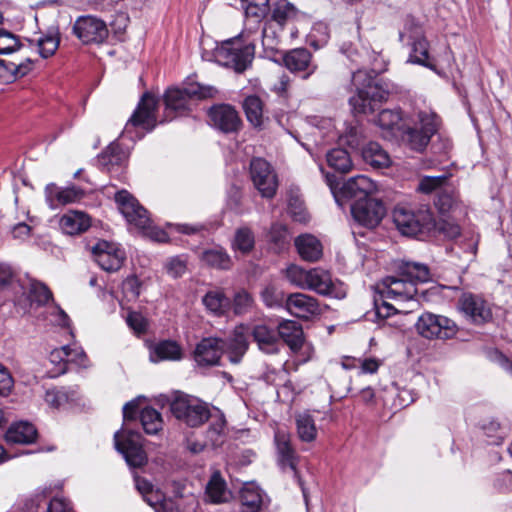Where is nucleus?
<instances>
[{
	"mask_svg": "<svg viewBox=\"0 0 512 512\" xmlns=\"http://www.w3.org/2000/svg\"><path fill=\"white\" fill-rule=\"evenodd\" d=\"M430 280V272L426 265L406 262L399 267V276H388L377 284L381 298L395 301L412 300L417 295L416 283Z\"/></svg>",
	"mask_w": 512,
	"mask_h": 512,
	"instance_id": "1",
	"label": "nucleus"
},
{
	"mask_svg": "<svg viewBox=\"0 0 512 512\" xmlns=\"http://www.w3.org/2000/svg\"><path fill=\"white\" fill-rule=\"evenodd\" d=\"M27 48L11 32L0 28V54L17 53L13 60L0 59V82L11 83L32 71L34 63L26 55Z\"/></svg>",
	"mask_w": 512,
	"mask_h": 512,
	"instance_id": "2",
	"label": "nucleus"
},
{
	"mask_svg": "<svg viewBox=\"0 0 512 512\" xmlns=\"http://www.w3.org/2000/svg\"><path fill=\"white\" fill-rule=\"evenodd\" d=\"M352 84L356 94L350 98L349 103L357 114L373 113L376 106L388 98V90L375 81L373 73L366 70L354 72Z\"/></svg>",
	"mask_w": 512,
	"mask_h": 512,
	"instance_id": "3",
	"label": "nucleus"
},
{
	"mask_svg": "<svg viewBox=\"0 0 512 512\" xmlns=\"http://www.w3.org/2000/svg\"><path fill=\"white\" fill-rule=\"evenodd\" d=\"M114 199L119 211L130 226L154 241L166 242L168 240L166 232L153 225L148 211L131 193L127 190H120L116 192Z\"/></svg>",
	"mask_w": 512,
	"mask_h": 512,
	"instance_id": "4",
	"label": "nucleus"
},
{
	"mask_svg": "<svg viewBox=\"0 0 512 512\" xmlns=\"http://www.w3.org/2000/svg\"><path fill=\"white\" fill-rule=\"evenodd\" d=\"M393 220L397 229L406 236L429 233L436 226L434 215L428 207H421L413 211L398 206L393 211Z\"/></svg>",
	"mask_w": 512,
	"mask_h": 512,
	"instance_id": "5",
	"label": "nucleus"
},
{
	"mask_svg": "<svg viewBox=\"0 0 512 512\" xmlns=\"http://www.w3.org/2000/svg\"><path fill=\"white\" fill-rule=\"evenodd\" d=\"M216 94L217 89L213 86L189 83L184 88H169L164 95V101L167 110L184 112L190 109L192 100L213 98Z\"/></svg>",
	"mask_w": 512,
	"mask_h": 512,
	"instance_id": "6",
	"label": "nucleus"
},
{
	"mask_svg": "<svg viewBox=\"0 0 512 512\" xmlns=\"http://www.w3.org/2000/svg\"><path fill=\"white\" fill-rule=\"evenodd\" d=\"M254 56L252 45H243L238 39H229L215 49L216 61L236 72H243L251 64Z\"/></svg>",
	"mask_w": 512,
	"mask_h": 512,
	"instance_id": "7",
	"label": "nucleus"
},
{
	"mask_svg": "<svg viewBox=\"0 0 512 512\" xmlns=\"http://www.w3.org/2000/svg\"><path fill=\"white\" fill-rule=\"evenodd\" d=\"M400 40L412 46V52L410 59L413 63L423 65L432 71L436 72L440 76H444L445 73L442 69L438 68V65L431 60L428 53V42L422 35V29L419 25L415 24L412 20L407 22L404 30L400 32Z\"/></svg>",
	"mask_w": 512,
	"mask_h": 512,
	"instance_id": "8",
	"label": "nucleus"
},
{
	"mask_svg": "<svg viewBox=\"0 0 512 512\" xmlns=\"http://www.w3.org/2000/svg\"><path fill=\"white\" fill-rule=\"evenodd\" d=\"M170 410L177 419L191 427L203 424L211 416L206 403L190 396L176 398L171 403Z\"/></svg>",
	"mask_w": 512,
	"mask_h": 512,
	"instance_id": "9",
	"label": "nucleus"
},
{
	"mask_svg": "<svg viewBox=\"0 0 512 512\" xmlns=\"http://www.w3.org/2000/svg\"><path fill=\"white\" fill-rule=\"evenodd\" d=\"M116 449L124 456L130 467H142L147 463V455L143 449L142 436L135 431L121 430L115 433Z\"/></svg>",
	"mask_w": 512,
	"mask_h": 512,
	"instance_id": "10",
	"label": "nucleus"
},
{
	"mask_svg": "<svg viewBox=\"0 0 512 512\" xmlns=\"http://www.w3.org/2000/svg\"><path fill=\"white\" fill-rule=\"evenodd\" d=\"M416 330L427 339H451L457 334L458 327L445 316L427 312L418 318Z\"/></svg>",
	"mask_w": 512,
	"mask_h": 512,
	"instance_id": "11",
	"label": "nucleus"
},
{
	"mask_svg": "<svg viewBox=\"0 0 512 512\" xmlns=\"http://www.w3.org/2000/svg\"><path fill=\"white\" fill-rule=\"evenodd\" d=\"M250 176L254 187L262 197H274L278 188V179L274 169L265 159L254 158L251 160Z\"/></svg>",
	"mask_w": 512,
	"mask_h": 512,
	"instance_id": "12",
	"label": "nucleus"
},
{
	"mask_svg": "<svg viewBox=\"0 0 512 512\" xmlns=\"http://www.w3.org/2000/svg\"><path fill=\"white\" fill-rule=\"evenodd\" d=\"M385 213L386 209L383 203L375 198L355 201L351 205V214L354 220L367 228L376 227Z\"/></svg>",
	"mask_w": 512,
	"mask_h": 512,
	"instance_id": "13",
	"label": "nucleus"
},
{
	"mask_svg": "<svg viewBox=\"0 0 512 512\" xmlns=\"http://www.w3.org/2000/svg\"><path fill=\"white\" fill-rule=\"evenodd\" d=\"M74 34L85 44L102 43L108 37L106 23L94 16H80L73 25Z\"/></svg>",
	"mask_w": 512,
	"mask_h": 512,
	"instance_id": "14",
	"label": "nucleus"
},
{
	"mask_svg": "<svg viewBox=\"0 0 512 512\" xmlns=\"http://www.w3.org/2000/svg\"><path fill=\"white\" fill-rule=\"evenodd\" d=\"M285 309L293 316L309 320L321 314L318 300L310 295L297 292L287 296Z\"/></svg>",
	"mask_w": 512,
	"mask_h": 512,
	"instance_id": "15",
	"label": "nucleus"
},
{
	"mask_svg": "<svg viewBox=\"0 0 512 512\" xmlns=\"http://www.w3.org/2000/svg\"><path fill=\"white\" fill-rule=\"evenodd\" d=\"M95 261L105 271L114 272L121 268L125 252L114 243L98 242L92 250Z\"/></svg>",
	"mask_w": 512,
	"mask_h": 512,
	"instance_id": "16",
	"label": "nucleus"
},
{
	"mask_svg": "<svg viewBox=\"0 0 512 512\" xmlns=\"http://www.w3.org/2000/svg\"><path fill=\"white\" fill-rule=\"evenodd\" d=\"M342 284L332 279L331 274L321 268L310 269V276L306 289L315 291L319 295L341 298L344 291Z\"/></svg>",
	"mask_w": 512,
	"mask_h": 512,
	"instance_id": "17",
	"label": "nucleus"
},
{
	"mask_svg": "<svg viewBox=\"0 0 512 512\" xmlns=\"http://www.w3.org/2000/svg\"><path fill=\"white\" fill-rule=\"evenodd\" d=\"M458 305L461 312L476 324H481L491 319L492 313L489 305L478 295L463 293L459 298Z\"/></svg>",
	"mask_w": 512,
	"mask_h": 512,
	"instance_id": "18",
	"label": "nucleus"
},
{
	"mask_svg": "<svg viewBox=\"0 0 512 512\" xmlns=\"http://www.w3.org/2000/svg\"><path fill=\"white\" fill-rule=\"evenodd\" d=\"M279 466L285 470L290 469L297 476L299 456L291 444V436L287 431L278 429L274 435Z\"/></svg>",
	"mask_w": 512,
	"mask_h": 512,
	"instance_id": "19",
	"label": "nucleus"
},
{
	"mask_svg": "<svg viewBox=\"0 0 512 512\" xmlns=\"http://www.w3.org/2000/svg\"><path fill=\"white\" fill-rule=\"evenodd\" d=\"M224 352V340L215 337L202 339L194 350V360L199 366H214Z\"/></svg>",
	"mask_w": 512,
	"mask_h": 512,
	"instance_id": "20",
	"label": "nucleus"
},
{
	"mask_svg": "<svg viewBox=\"0 0 512 512\" xmlns=\"http://www.w3.org/2000/svg\"><path fill=\"white\" fill-rule=\"evenodd\" d=\"M211 123L225 133L239 130L242 122L238 112L228 104L215 105L209 110Z\"/></svg>",
	"mask_w": 512,
	"mask_h": 512,
	"instance_id": "21",
	"label": "nucleus"
},
{
	"mask_svg": "<svg viewBox=\"0 0 512 512\" xmlns=\"http://www.w3.org/2000/svg\"><path fill=\"white\" fill-rule=\"evenodd\" d=\"M377 190L376 184L367 176L358 175L348 179L340 188L341 197L355 201L372 198Z\"/></svg>",
	"mask_w": 512,
	"mask_h": 512,
	"instance_id": "22",
	"label": "nucleus"
},
{
	"mask_svg": "<svg viewBox=\"0 0 512 512\" xmlns=\"http://www.w3.org/2000/svg\"><path fill=\"white\" fill-rule=\"evenodd\" d=\"M158 100L151 93H145L132 115L130 122L134 126H141L146 130H152L156 126V108Z\"/></svg>",
	"mask_w": 512,
	"mask_h": 512,
	"instance_id": "23",
	"label": "nucleus"
},
{
	"mask_svg": "<svg viewBox=\"0 0 512 512\" xmlns=\"http://www.w3.org/2000/svg\"><path fill=\"white\" fill-rule=\"evenodd\" d=\"M249 329L246 326H237L229 338L224 340V352L228 355L231 363L241 362L244 354L248 350Z\"/></svg>",
	"mask_w": 512,
	"mask_h": 512,
	"instance_id": "24",
	"label": "nucleus"
},
{
	"mask_svg": "<svg viewBox=\"0 0 512 512\" xmlns=\"http://www.w3.org/2000/svg\"><path fill=\"white\" fill-rule=\"evenodd\" d=\"M283 62L285 67L293 73L305 72L304 79L312 75L317 66L312 62V54L305 48H296L288 51Z\"/></svg>",
	"mask_w": 512,
	"mask_h": 512,
	"instance_id": "25",
	"label": "nucleus"
},
{
	"mask_svg": "<svg viewBox=\"0 0 512 512\" xmlns=\"http://www.w3.org/2000/svg\"><path fill=\"white\" fill-rule=\"evenodd\" d=\"M59 226L67 235H78L91 226V217L83 211L69 210L61 216Z\"/></svg>",
	"mask_w": 512,
	"mask_h": 512,
	"instance_id": "26",
	"label": "nucleus"
},
{
	"mask_svg": "<svg viewBox=\"0 0 512 512\" xmlns=\"http://www.w3.org/2000/svg\"><path fill=\"white\" fill-rule=\"evenodd\" d=\"M250 334L253 336L254 341L262 352L267 354L278 352V334L273 328L266 324H257L249 331V335Z\"/></svg>",
	"mask_w": 512,
	"mask_h": 512,
	"instance_id": "27",
	"label": "nucleus"
},
{
	"mask_svg": "<svg viewBox=\"0 0 512 512\" xmlns=\"http://www.w3.org/2000/svg\"><path fill=\"white\" fill-rule=\"evenodd\" d=\"M182 357V348L176 341L163 340L150 346L149 358L151 362L179 361Z\"/></svg>",
	"mask_w": 512,
	"mask_h": 512,
	"instance_id": "28",
	"label": "nucleus"
},
{
	"mask_svg": "<svg viewBox=\"0 0 512 512\" xmlns=\"http://www.w3.org/2000/svg\"><path fill=\"white\" fill-rule=\"evenodd\" d=\"M434 205L440 214L446 215L461 210L462 201L456 188L449 184L438 192Z\"/></svg>",
	"mask_w": 512,
	"mask_h": 512,
	"instance_id": "29",
	"label": "nucleus"
},
{
	"mask_svg": "<svg viewBox=\"0 0 512 512\" xmlns=\"http://www.w3.org/2000/svg\"><path fill=\"white\" fill-rule=\"evenodd\" d=\"M277 329L278 338L281 337L291 350L298 351L302 347L304 333L299 323L293 320H283Z\"/></svg>",
	"mask_w": 512,
	"mask_h": 512,
	"instance_id": "30",
	"label": "nucleus"
},
{
	"mask_svg": "<svg viewBox=\"0 0 512 512\" xmlns=\"http://www.w3.org/2000/svg\"><path fill=\"white\" fill-rule=\"evenodd\" d=\"M295 246L301 258L305 261L315 262L323 253L321 242L311 234H303L295 239Z\"/></svg>",
	"mask_w": 512,
	"mask_h": 512,
	"instance_id": "31",
	"label": "nucleus"
},
{
	"mask_svg": "<svg viewBox=\"0 0 512 512\" xmlns=\"http://www.w3.org/2000/svg\"><path fill=\"white\" fill-rule=\"evenodd\" d=\"M36 436L37 431L32 424L20 421L8 428L5 439L11 444H29L35 440Z\"/></svg>",
	"mask_w": 512,
	"mask_h": 512,
	"instance_id": "32",
	"label": "nucleus"
},
{
	"mask_svg": "<svg viewBox=\"0 0 512 512\" xmlns=\"http://www.w3.org/2000/svg\"><path fill=\"white\" fill-rule=\"evenodd\" d=\"M242 512H258L263 504V494L255 483H246L240 491Z\"/></svg>",
	"mask_w": 512,
	"mask_h": 512,
	"instance_id": "33",
	"label": "nucleus"
},
{
	"mask_svg": "<svg viewBox=\"0 0 512 512\" xmlns=\"http://www.w3.org/2000/svg\"><path fill=\"white\" fill-rule=\"evenodd\" d=\"M243 109L248 122L255 128H262L265 122L264 103L256 95H249L243 101Z\"/></svg>",
	"mask_w": 512,
	"mask_h": 512,
	"instance_id": "34",
	"label": "nucleus"
},
{
	"mask_svg": "<svg viewBox=\"0 0 512 512\" xmlns=\"http://www.w3.org/2000/svg\"><path fill=\"white\" fill-rule=\"evenodd\" d=\"M295 424L298 438L303 442H313L317 438L315 420L309 411L295 414Z\"/></svg>",
	"mask_w": 512,
	"mask_h": 512,
	"instance_id": "35",
	"label": "nucleus"
},
{
	"mask_svg": "<svg viewBox=\"0 0 512 512\" xmlns=\"http://www.w3.org/2000/svg\"><path fill=\"white\" fill-rule=\"evenodd\" d=\"M210 423L206 431V444L216 448L225 441L226 420L222 414H214L209 417Z\"/></svg>",
	"mask_w": 512,
	"mask_h": 512,
	"instance_id": "36",
	"label": "nucleus"
},
{
	"mask_svg": "<svg viewBox=\"0 0 512 512\" xmlns=\"http://www.w3.org/2000/svg\"><path fill=\"white\" fill-rule=\"evenodd\" d=\"M402 114L400 110L384 109L382 110L375 123L382 129L384 136L393 135L395 131L402 129Z\"/></svg>",
	"mask_w": 512,
	"mask_h": 512,
	"instance_id": "37",
	"label": "nucleus"
},
{
	"mask_svg": "<svg viewBox=\"0 0 512 512\" xmlns=\"http://www.w3.org/2000/svg\"><path fill=\"white\" fill-rule=\"evenodd\" d=\"M362 156L366 163L376 168H385L390 165L388 153L376 142H369L362 149Z\"/></svg>",
	"mask_w": 512,
	"mask_h": 512,
	"instance_id": "38",
	"label": "nucleus"
},
{
	"mask_svg": "<svg viewBox=\"0 0 512 512\" xmlns=\"http://www.w3.org/2000/svg\"><path fill=\"white\" fill-rule=\"evenodd\" d=\"M46 191L51 201H56L61 205L75 203L79 201L84 194L81 189L76 187L58 188L54 184L48 185Z\"/></svg>",
	"mask_w": 512,
	"mask_h": 512,
	"instance_id": "39",
	"label": "nucleus"
},
{
	"mask_svg": "<svg viewBox=\"0 0 512 512\" xmlns=\"http://www.w3.org/2000/svg\"><path fill=\"white\" fill-rule=\"evenodd\" d=\"M206 493L213 503H221L229 499L230 493L219 472L212 474L206 487Z\"/></svg>",
	"mask_w": 512,
	"mask_h": 512,
	"instance_id": "40",
	"label": "nucleus"
},
{
	"mask_svg": "<svg viewBox=\"0 0 512 512\" xmlns=\"http://www.w3.org/2000/svg\"><path fill=\"white\" fill-rule=\"evenodd\" d=\"M201 260L204 264L218 269H228L231 266L229 255L221 247H214L203 251Z\"/></svg>",
	"mask_w": 512,
	"mask_h": 512,
	"instance_id": "41",
	"label": "nucleus"
},
{
	"mask_svg": "<svg viewBox=\"0 0 512 512\" xmlns=\"http://www.w3.org/2000/svg\"><path fill=\"white\" fill-rule=\"evenodd\" d=\"M297 13V9L291 3L286 0H280L273 9L270 22L276 24L279 29H283L286 23L296 18Z\"/></svg>",
	"mask_w": 512,
	"mask_h": 512,
	"instance_id": "42",
	"label": "nucleus"
},
{
	"mask_svg": "<svg viewBox=\"0 0 512 512\" xmlns=\"http://www.w3.org/2000/svg\"><path fill=\"white\" fill-rule=\"evenodd\" d=\"M203 304L210 312L221 315L230 306V299L222 291L213 290L203 297Z\"/></svg>",
	"mask_w": 512,
	"mask_h": 512,
	"instance_id": "43",
	"label": "nucleus"
},
{
	"mask_svg": "<svg viewBox=\"0 0 512 512\" xmlns=\"http://www.w3.org/2000/svg\"><path fill=\"white\" fill-rule=\"evenodd\" d=\"M328 165L341 173H347L352 168V160L345 149L335 148L330 150L327 155Z\"/></svg>",
	"mask_w": 512,
	"mask_h": 512,
	"instance_id": "44",
	"label": "nucleus"
},
{
	"mask_svg": "<svg viewBox=\"0 0 512 512\" xmlns=\"http://www.w3.org/2000/svg\"><path fill=\"white\" fill-rule=\"evenodd\" d=\"M28 293L30 304L37 306L47 305L49 301L53 302L52 292L49 288L36 280H30L28 284Z\"/></svg>",
	"mask_w": 512,
	"mask_h": 512,
	"instance_id": "45",
	"label": "nucleus"
},
{
	"mask_svg": "<svg viewBox=\"0 0 512 512\" xmlns=\"http://www.w3.org/2000/svg\"><path fill=\"white\" fill-rule=\"evenodd\" d=\"M141 424L147 434H157L163 426L161 414L151 407H146L140 414Z\"/></svg>",
	"mask_w": 512,
	"mask_h": 512,
	"instance_id": "46",
	"label": "nucleus"
},
{
	"mask_svg": "<svg viewBox=\"0 0 512 512\" xmlns=\"http://www.w3.org/2000/svg\"><path fill=\"white\" fill-rule=\"evenodd\" d=\"M449 185V177L447 175L440 176H424L419 180L417 190L424 194L436 193Z\"/></svg>",
	"mask_w": 512,
	"mask_h": 512,
	"instance_id": "47",
	"label": "nucleus"
},
{
	"mask_svg": "<svg viewBox=\"0 0 512 512\" xmlns=\"http://www.w3.org/2000/svg\"><path fill=\"white\" fill-rule=\"evenodd\" d=\"M261 298L264 304L270 308H285V301L287 296L279 287L268 284L261 291Z\"/></svg>",
	"mask_w": 512,
	"mask_h": 512,
	"instance_id": "48",
	"label": "nucleus"
},
{
	"mask_svg": "<svg viewBox=\"0 0 512 512\" xmlns=\"http://www.w3.org/2000/svg\"><path fill=\"white\" fill-rule=\"evenodd\" d=\"M241 8L246 17L255 18L259 22L269 12V0H240Z\"/></svg>",
	"mask_w": 512,
	"mask_h": 512,
	"instance_id": "49",
	"label": "nucleus"
},
{
	"mask_svg": "<svg viewBox=\"0 0 512 512\" xmlns=\"http://www.w3.org/2000/svg\"><path fill=\"white\" fill-rule=\"evenodd\" d=\"M432 136L421 129L408 128L405 132L404 140L410 149L416 152H422L427 147Z\"/></svg>",
	"mask_w": 512,
	"mask_h": 512,
	"instance_id": "50",
	"label": "nucleus"
},
{
	"mask_svg": "<svg viewBox=\"0 0 512 512\" xmlns=\"http://www.w3.org/2000/svg\"><path fill=\"white\" fill-rule=\"evenodd\" d=\"M76 391L66 388L47 390L45 402L52 408H60L65 403L74 400Z\"/></svg>",
	"mask_w": 512,
	"mask_h": 512,
	"instance_id": "51",
	"label": "nucleus"
},
{
	"mask_svg": "<svg viewBox=\"0 0 512 512\" xmlns=\"http://www.w3.org/2000/svg\"><path fill=\"white\" fill-rule=\"evenodd\" d=\"M310 276V270L291 264L285 270V277L294 286L300 289H306Z\"/></svg>",
	"mask_w": 512,
	"mask_h": 512,
	"instance_id": "52",
	"label": "nucleus"
},
{
	"mask_svg": "<svg viewBox=\"0 0 512 512\" xmlns=\"http://www.w3.org/2000/svg\"><path fill=\"white\" fill-rule=\"evenodd\" d=\"M254 247V236L249 228H239L235 233L233 248L243 254L248 253Z\"/></svg>",
	"mask_w": 512,
	"mask_h": 512,
	"instance_id": "53",
	"label": "nucleus"
},
{
	"mask_svg": "<svg viewBox=\"0 0 512 512\" xmlns=\"http://www.w3.org/2000/svg\"><path fill=\"white\" fill-rule=\"evenodd\" d=\"M37 45L39 53L43 58L52 56L59 46V37L57 32L49 33L43 37H40L37 40Z\"/></svg>",
	"mask_w": 512,
	"mask_h": 512,
	"instance_id": "54",
	"label": "nucleus"
},
{
	"mask_svg": "<svg viewBox=\"0 0 512 512\" xmlns=\"http://www.w3.org/2000/svg\"><path fill=\"white\" fill-rule=\"evenodd\" d=\"M72 356L69 346H62L51 351L49 361L57 366L56 374L66 372L67 357Z\"/></svg>",
	"mask_w": 512,
	"mask_h": 512,
	"instance_id": "55",
	"label": "nucleus"
},
{
	"mask_svg": "<svg viewBox=\"0 0 512 512\" xmlns=\"http://www.w3.org/2000/svg\"><path fill=\"white\" fill-rule=\"evenodd\" d=\"M279 29L278 26L272 22H268L262 31V44L264 48L273 50L279 43Z\"/></svg>",
	"mask_w": 512,
	"mask_h": 512,
	"instance_id": "56",
	"label": "nucleus"
},
{
	"mask_svg": "<svg viewBox=\"0 0 512 512\" xmlns=\"http://www.w3.org/2000/svg\"><path fill=\"white\" fill-rule=\"evenodd\" d=\"M421 130L425 131L427 135L433 136L439 126L438 116L432 111H420L418 114Z\"/></svg>",
	"mask_w": 512,
	"mask_h": 512,
	"instance_id": "57",
	"label": "nucleus"
},
{
	"mask_svg": "<svg viewBox=\"0 0 512 512\" xmlns=\"http://www.w3.org/2000/svg\"><path fill=\"white\" fill-rule=\"evenodd\" d=\"M126 323L138 336L146 333L148 329V320L139 312L130 311L126 317Z\"/></svg>",
	"mask_w": 512,
	"mask_h": 512,
	"instance_id": "58",
	"label": "nucleus"
},
{
	"mask_svg": "<svg viewBox=\"0 0 512 512\" xmlns=\"http://www.w3.org/2000/svg\"><path fill=\"white\" fill-rule=\"evenodd\" d=\"M28 213L23 212L22 217H18V222L11 225V235L13 239L24 241L29 238L31 234V227L26 223Z\"/></svg>",
	"mask_w": 512,
	"mask_h": 512,
	"instance_id": "59",
	"label": "nucleus"
},
{
	"mask_svg": "<svg viewBox=\"0 0 512 512\" xmlns=\"http://www.w3.org/2000/svg\"><path fill=\"white\" fill-rule=\"evenodd\" d=\"M288 210L291 217L296 222L305 224L310 219L309 214L307 213L303 203L298 199L289 201Z\"/></svg>",
	"mask_w": 512,
	"mask_h": 512,
	"instance_id": "60",
	"label": "nucleus"
},
{
	"mask_svg": "<svg viewBox=\"0 0 512 512\" xmlns=\"http://www.w3.org/2000/svg\"><path fill=\"white\" fill-rule=\"evenodd\" d=\"M432 231H438L450 239L458 237L461 233L460 226L457 223L451 221H440L438 223L436 222V226L432 229Z\"/></svg>",
	"mask_w": 512,
	"mask_h": 512,
	"instance_id": "61",
	"label": "nucleus"
},
{
	"mask_svg": "<svg viewBox=\"0 0 512 512\" xmlns=\"http://www.w3.org/2000/svg\"><path fill=\"white\" fill-rule=\"evenodd\" d=\"M48 320L55 324V325H59V326H67L68 323H69V317L68 315L65 313L64 310H62L58 305H56L55 303H52L51 305L48 306Z\"/></svg>",
	"mask_w": 512,
	"mask_h": 512,
	"instance_id": "62",
	"label": "nucleus"
},
{
	"mask_svg": "<svg viewBox=\"0 0 512 512\" xmlns=\"http://www.w3.org/2000/svg\"><path fill=\"white\" fill-rule=\"evenodd\" d=\"M140 287H141L140 282H139L138 278L135 276L128 277L123 282V286H122L123 293L128 301L135 300L139 297Z\"/></svg>",
	"mask_w": 512,
	"mask_h": 512,
	"instance_id": "63",
	"label": "nucleus"
},
{
	"mask_svg": "<svg viewBox=\"0 0 512 512\" xmlns=\"http://www.w3.org/2000/svg\"><path fill=\"white\" fill-rule=\"evenodd\" d=\"M14 387V379L10 371L0 363V396H8Z\"/></svg>",
	"mask_w": 512,
	"mask_h": 512,
	"instance_id": "64",
	"label": "nucleus"
}]
</instances>
